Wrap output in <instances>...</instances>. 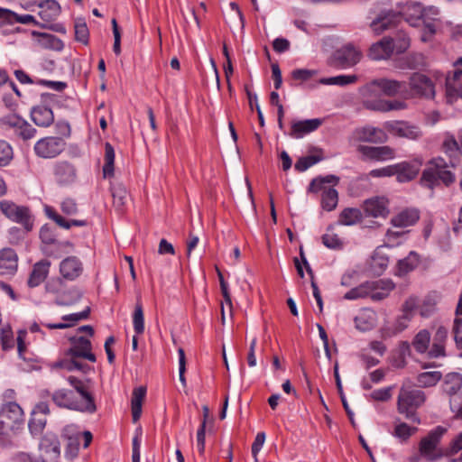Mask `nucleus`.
<instances>
[{
    "instance_id": "nucleus-33",
    "label": "nucleus",
    "mask_w": 462,
    "mask_h": 462,
    "mask_svg": "<svg viewBox=\"0 0 462 462\" xmlns=\"http://www.w3.org/2000/svg\"><path fill=\"white\" fill-rule=\"evenodd\" d=\"M39 448L50 459H56L60 456V442L54 435H47L42 438Z\"/></svg>"
},
{
    "instance_id": "nucleus-63",
    "label": "nucleus",
    "mask_w": 462,
    "mask_h": 462,
    "mask_svg": "<svg viewBox=\"0 0 462 462\" xmlns=\"http://www.w3.org/2000/svg\"><path fill=\"white\" fill-rule=\"evenodd\" d=\"M356 328L360 331H368L374 328L373 320H370L365 315H360L355 319Z\"/></svg>"
},
{
    "instance_id": "nucleus-58",
    "label": "nucleus",
    "mask_w": 462,
    "mask_h": 462,
    "mask_svg": "<svg viewBox=\"0 0 462 462\" xmlns=\"http://www.w3.org/2000/svg\"><path fill=\"white\" fill-rule=\"evenodd\" d=\"M46 420L39 417L36 413H32V418L29 421V429L32 434H39L45 427Z\"/></svg>"
},
{
    "instance_id": "nucleus-6",
    "label": "nucleus",
    "mask_w": 462,
    "mask_h": 462,
    "mask_svg": "<svg viewBox=\"0 0 462 462\" xmlns=\"http://www.w3.org/2000/svg\"><path fill=\"white\" fill-rule=\"evenodd\" d=\"M0 210L10 220L23 225L24 228L23 234H27L32 231L33 218L27 207L17 206L10 200H2L0 202Z\"/></svg>"
},
{
    "instance_id": "nucleus-48",
    "label": "nucleus",
    "mask_w": 462,
    "mask_h": 462,
    "mask_svg": "<svg viewBox=\"0 0 462 462\" xmlns=\"http://www.w3.org/2000/svg\"><path fill=\"white\" fill-rule=\"evenodd\" d=\"M319 154H313L300 157L295 163V170L298 171H305L312 165L323 160L322 151L317 150Z\"/></svg>"
},
{
    "instance_id": "nucleus-37",
    "label": "nucleus",
    "mask_w": 462,
    "mask_h": 462,
    "mask_svg": "<svg viewBox=\"0 0 462 462\" xmlns=\"http://www.w3.org/2000/svg\"><path fill=\"white\" fill-rule=\"evenodd\" d=\"M385 37L392 40L393 51L402 53L410 47V38L402 29H397L393 35Z\"/></svg>"
},
{
    "instance_id": "nucleus-47",
    "label": "nucleus",
    "mask_w": 462,
    "mask_h": 462,
    "mask_svg": "<svg viewBox=\"0 0 462 462\" xmlns=\"http://www.w3.org/2000/svg\"><path fill=\"white\" fill-rule=\"evenodd\" d=\"M374 284L371 282H365L360 284L357 287H355L351 289L349 291H347L344 298L346 300H357L361 298L368 297L371 293V286Z\"/></svg>"
},
{
    "instance_id": "nucleus-8",
    "label": "nucleus",
    "mask_w": 462,
    "mask_h": 462,
    "mask_svg": "<svg viewBox=\"0 0 462 462\" xmlns=\"http://www.w3.org/2000/svg\"><path fill=\"white\" fill-rule=\"evenodd\" d=\"M66 146L62 137L46 136L38 140L34 144L35 154L43 159H52L60 154Z\"/></svg>"
},
{
    "instance_id": "nucleus-35",
    "label": "nucleus",
    "mask_w": 462,
    "mask_h": 462,
    "mask_svg": "<svg viewBox=\"0 0 462 462\" xmlns=\"http://www.w3.org/2000/svg\"><path fill=\"white\" fill-rule=\"evenodd\" d=\"M146 394V388L137 387L134 390L131 401L133 421L135 423L141 417L142 405Z\"/></svg>"
},
{
    "instance_id": "nucleus-54",
    "label": "nucleus",
    "mask_w": 462,
    "mask_h": 462,
    "mask_svg": "<svg viewBox=\"0 0 462 462\" xmlns=\"http://www.w3.org/2000/svg\"><path fill=\"white\" fill-rule=\"evenodd\" d=\"M402 68L416 69L425 65L424 56L421 53H410L403 58Z\"/></svg>"
},
{
    "instance_id": "nucleus-9",
    "label": "nucleus",
    "mask_w": 462,
    "mask_h": 462,
    "mask_svg": "<svg viewBox=\"0 0 462 462\" xmlns=\"http://www.w3.org/2000/svg\"><path fill=\"white\" fill-rule=\"evenodd\" d=\"M409 96L433 98L435 88L432 80L424 74L414 72L409 79Z\"/></svg>"
},
{
    "instance_id": "nucleus-59",
    "label": "nucleus",
    "mask_w": 462,
    "mask_h": 462,
    "mask_svg": "<svg viewBox=\"0 0 462 462\" xmlns=\"http://www.w3.org/2000/svg\"><path fill=\"white\" fill-rule=\"evenodd\" d=\"M40 238L42 244L53 245L57 243L53 229L48 225H44L40 230Z\"/></svg>"
},
{
    "instance_id": "nucleus-57",
    "label": "nucleus",
    "mask_w": 462,
    "mask_h": 462,
    "mask_svg": "<svg viewBox=\"0 0 462 462\" xmlns=\"http://www.w3.org/2000/svg\"><path fill=\"white\" fill-rule=\"evenodd\" d=\"M45 214L49 218L52 219L59 226L65 229H69L71 227V224L69 223V221H67L64 217L56 213L52 208L46 206Z\"/></svg>"
},
{
    "instance_id": "nucleus-7",
    "label": "nucleus",
    "mask_w": 462,
    "mask_h": 462,
    "mask_svg": "<svg viewBox=\"0 0 462 462\" xmlns=\"http://www.w3.org/2000/svg\"><path fill=\"white\" fill-rule=\"evenodd\" d=\"M51 398L59 407L88 413H94L97 411L95 403L88 402V403L83 405L71 390L60 389L55 391Z\"/></svg>"
},
{
    "instance_id": "nucleus-21",
    "label": "nucleus",
    "mask_w": 462,
    "mask_h": 462,
    "mask_svg": "<svg viewBox=\"0 0 462 462\" xmlns=\"http://www.w3.org/2000/svg\"><path fill=\"white\" fill-rule=\"evenodd\" d=\"M390 38L383 37L382 40L371 45L368 51V57L373 60H387L393 54V42Z\"/></svg>"
},
{
    "instance_id": "nucleus-26",
    "label": "nucleus",
    "mask_w": 462,
    "mask_h": 462,
    "mask_svg": "<svg viewBox=\"0 0 462 462\" xmlns=\"http://www.w3.org/2000/svg\"><path fill=\"white\" fill-rule=\"evenodd\" d=\"M111 195L113 198V206L119 213L123 212L125 206L129 200V195L126 188L121 182L111 184Z\"/></svg>"
},
{
    "instance_id": "nucleus-16",
    "label": "nucleus",
    "mask_w": 462,
    "mask_h": 462,
    "mask_svg": "<svg viewBox=\"0 0 462 462\" xmlns=\"http://www.w3.org/2000/svg\"><path fill=\"white\" fill-rule=\"evenodd\" d=\"M55 180L61 186L70 185L77 179V170L73 164L67 161L56 162L53 169Z\"/></svg>"
},
{
    "instance_id": "nucleus-5",
    "label": "nucleus",
    "mask_w": 462,
    "mask_h": 462,
    "mask_svg": "<svg viewBox=\"0 0 462 462\" xmlns=\"http://www.w3.org/2000/svg\"><path fill=\"white\" fill-rule=\"evenodd\" d=\"M446 431V428L438 426L422 438L419 445L420 455L430 461H435L444 457V450L439 448V444Z\"/></svg>"
},
{
    "instance_id": "nucleus-1",
    "label": "nucleus",
    "mask_w": 462,
    "mask_h": 462,
    "mask_svg": "<svg viewBox=\"0 0 462 462\" xmlns=\"http://www.w3.org/2000/svg\"><path fill=\"white\" fill-rule=\"evenodd\" d=\"M402 18L411 25L418 26L424 19V8L420 3H410L402 12L383 10L371 23L370 27L375 34H381L386 30L397 28Z\"/></svg>"
},
{
    "instance_id": "nucleus-50",
    "label": "nucleus",
    "mask_w": 462,
    "mask_h": 462,
    "mask_svg": "<svg viewBox=\"0 0 462 462\" xmlns=\"http://www.w3.org/2000/svg\"><path fill=\"white\" fill-rule=\"evenodd\" d=\"M76 41L87 45L89 39V31L84 18H77L74 24Z\"/></svg>"
},
{
    "instance_id": "nucleus-12",
    "label": "nucleus",
    "mask_w": 462,
    "mask_h": 462,
    "mask_svg": "<svg viewBox=\"0 0 462 462\" xmlns=\"http://www.w3.org/2000/svg\"><path fill=\"white\" fill-rule=\"evenodd\" d=\"M421 165L422 160L420 158L393 164L397 181L404 183L414 180L419 174Z\"/></svg>"
},
{
    "instance_id": "nucleus-60",
    "label": "nucleus",
    "mask_w": 462,
    "mask_h": 462,
    "mask_svg": "<svg viewBox=\"0 0 462 462\" xmlns=\"http://www.w3.org/2000/svg\"><path fill=\"white\" fill-rule=\"evenodd\" d=\"M462 450V431L450 442L449 447L444 450L445 456H453Z\"/></svg>"
},
{
    "instance_id": "nucleus-51",
    "label": "nucleus",
    "mask_w": 462,
    "mask_h": 462,
    "mask_svg": "<svg viewBox=\"0 0 462 462\" xmlns=\"http://www.w3.org/2000/svg\"><path fill=\"white\" fill-rule=\"evenodd\" d=\"M334 377H335V380H336V385H337L338 393L340 395V399H341L343 407H344V409H345V411H346V412L350 421L352 422V424H354V419H353L354 413H353V411L350 410V408L348 406V403L346 402V396L343 395V387H342V383H341L340 375H339V373H338V363L337 362H336L335 365H334Z\"/></svg>"
},
{
    "instance_id": "nucleus-64",
    "label": "nucleus",
    "mask_w": 462,
    "mask_h": 462,
    "mask_svg": "<svg viewBox=\"0 0 462 462\" xmlns=\"http://www.w3.org/2000/svg\"><path fill=\"white\" fill-rule=\"evenodd\" d=\"M454 339L457 348H462V319L457 318L454 321Z\"/></svg>"
},
{
    "instance_id": "nucleus-29",
    "label": "nucleus",
    "mask_w": 462,
    "mask_h": 462,
    "mask_svg": "<svg viewBox=\"0 0 462 462\" xmlns=\"http://www.w3.org/2000/svg\"><path fill=\"white\" fill-rule=\"evenodd\" d=\"M0 18L5 19V21H7L9 23L15 22V23H23V24L33 23V24L38 25V26H40L42 28H47L48 27L47 24L40 23L39 22H37L35 20L34 16H32L31 14L20 15V14H17L14 12H13V11H11L9 9L1 8V7H0Z\"/></svg>"
},
{
    "instance_id": "nucleus-10",
    "label": "nucleus",
    "mask_w": 462,
    "mask_h": 462,
    "mask_svg": "<svg viewBox=\"0 0 462 462\" xmlns=\"http://www.w3.org/2000/svg\"><path fill=\"white\" fill-rule=\"evenodd\" d=\"M0 124L13 128L14 130V134L23 141L32 139L37 133V130L33 126L17 115H7L3 116L0 119Z\"/></svg>"
},
{
    "instance_id": "nucleus-31",
    "label": "nucleus",
    "mask_w": 462,
    "mask_h": 462,
    "mask_svg": "<svg viewBox=\"0 0 462 462\" xmlns=\"http://www.w3.org/2000/svg\"><path fill=\"white\" fill-rule=\"evenodd\" d=\"M360 95L363 98V105L367 108V101L376 102L382 99L379 97L382 95V91L379 88L378 79H374L359 89Z\"/></svg>"
},
{
    "instance_id": "nucleus-24",
    "label": "nucleus",
    "mask_w": 462,
    "mask_h": 462,
    "mask_svg": "<svg viewBox=\"0 0 462 462\" xmlns=\"http://www.w3.org/2000/svg\"><path fill=\"white\" fill-rule=\"evenodd\" d=\"M50 266L51 262L48 260H42L36 263L30 273L27 282L28 285L32 288L40 285L46 279L49 273Z\"/></svg>"
},
{
    "instance_id": "nucleus-62",
    "label": "nucleus",
    "mask_w": 462,
    "mask_h": 462,
    "mask_svg": "<svg viewBox=\"0 0 462 462\" xmlns=\"http://www.w3.org/2000/svg\"><path fill=\"white\" fill-rule=\"evenodd\" d=\"M316 70L308 69H297L292 70L291 77L295 80L307 81L316 75Z\"/></svg>"
},
{
    "instance_id": "nucleus-18",
    "label": "nucleus",
    "mask_w": 462,
    "mask_h": 462,
    "mask_svg": "<svg viewBox=\"0 0 462 462\" xmlns=\"http://www.w3.org/2000/svg\"><path fill=\"white\" fill-rule=\"evenodd\" d=\"M18 268V255L15 251L10 247L0 250V274L14 275Z\"/></svg>"
},
{
    "instance_id": "nucleus-55",
    "label": "nucleus",
    "mask_w": 462,
    "mask_h": 462,
    "mask_svg": "<svg viewBox=\"0 0 462 462\" xmlns=\"http://www.w3.org/2000/svg\"><path fill=\"white\" fill-rule=\"evenodd\" d=\"M332 227L328 228V232L322 236L323 245L329 249H341L343 246L342 241L338 238L337 235L331 232Z\"/></svg>"
},
{
    "instance_id": "nucleus-28",
    "label": "nucleus",
    "mask_w": 462,
    "mask_h": 462,
    "mask_svg": "<svg viewBox=\"0 0 462 462\" xmlns=\"http://www.w3.org/2000/svg\"><path fill=\"white\" fill-rule=\"evenodd\" d=\"M31 117L33 123L41 127H48L54 121L53 112L47 106L33 107L31 111Z\"/></svg>"
},
{
    "instance_id": "nucleus-32",
    "label": "nucleus",
    "mask_w": 462,
    "mask_h": 462,
    "mask_svg": "<svg viewBox=\"0 0 462 462\" xmlns=\"http://www.w3.org/2000/svg\"><path fill=\"white\" fill-rule=\"evenodd\" d=\"M385 248H387V246L377 247L372 255L371 268L373 269V272L377 275L382 274L389 263L388 255L384 252Z\"/></svg>"
},
{
    "instance_id": "nucleus-23",
    "label": "nucleus",
    "mask_w": 462,
    "mask_h": 462,
    "mask_svg": "<svg viewBox=\"0 0 462 462\" xmlns=\"http://www.w3.org/2000/svg\"><path fill=\"white\" fill-rule=\"evenodd\" d=\"M323 123L322 119L314 118L294 122L290 135L293 138H301L304 134L317 130Z\"/></svg>"
},
{
    "instance_id": "nucleus-14",
    "label": "nucleus",
    "mask_w": 462,
    "mask_h": 462,
    "mask_svg": "<svg viewBox=\"0 0 462 462\" xmlns=\"http://www.w3.org/2000/svg\"><path fill=\"white\" fill-rule=\"evenodd\" d=\"M72 346L67 350V356L74 357H82L92 363L96 362V356L92 353V344L89 339L85 337H78L70 338Z\"/></svg>"
},
{
    "instance_id": "nucleus-53",
    "label": "nucleus",
    "mask_w": 462,
    "mask_h": 462,
    "mask_svg": "<svg viewBox=\"0 0 462 462\" xmlns=\"http://www.w3.org/2000/svg\"><path fill=\"white\" fill-rule=\"evenodd\" d=\"M133 325L136 334L141 335L144 331V318L142 304L137 300L133 314Z\"/></svg>"
},
{
    "instance_id": "nucleus-41",
    "label": "nucleus",
    "mask_w": 462,
    "mask_h": 462,
    "mask_svg": "<svg viewBox=\"0 0 462 462\" xmlns=\"http://www.w3.org/2000/svg\"><path fill=\"white\" fill-rule=\"evenodd\" d=\"M32 34L33 36H37L39 38V43L45 48L49 47L56 51H60L63 49L64 44L62 41L55 35L45 32H38L36 31H32Z\"/></svg>"
},
{
    "instance_id": "nucleus-43",
    "label": "nucleus",
    "mask_w": 462,
    "mask_h": 462,
    "mask_svg": "<svg viewBox=\"0 0 462 462\" xmlns=\"http://www.w3.org/2000/svg\"><path fill=\"white\" fill-rule=\"evenodd\" d=\"M442 374L439 371L423 372L417 375L416 382L419 387H431L436 385L441 379Z\"/></svg>"
},
{
    "instance_id": "nucleus-38",
    "label": "nucleus",
    "mask_w": 462,
    "mask_h": 462,
    "mask_svg": "<svg viewBox=\"0 0 462 462\" xmlns=\"http://www.w3.org/2000/svg\"><path fill=\"white\" fill-rule=\"evenodd\" d=\"M82 295L83 293L79 289L72 287L68 291L59 293L55 303L60 306H70L78 302Z\"/></svg>"
},
{
    "instance_id": "nucleus-42",
    "label": "nucleus",
    "mask_w": 462,
    "mask_h": 462,
    "mask_svg": "<svg viewBox=\"0 0 462 462\" xmlns=\"http://www.w3.org/2000/svg\"><path fill=\"white\" fill-rule=\"evenodd\" d=\"M362 212L358 208H346L339 215L338 223L344 226H352L361 221Z\"/></svg>"
},
{
    "instance_id": "nucleus-3",
    "label": "nucleus",
    "mask_w": 462,
    "mask_h": 462,
    "mask_svg": "<svg viewBox=\"0 0 462 462\" xmlns=\"http://www.w3.org/2000/svg\"><path fill=\"white\" fill-rule=\"evenodd\" d=\"M426 401L425 393L419 389L402 386L400 390L397 409L400 413L405 414V417L416 423H420V418L415 411L420 407Z\"/></svg>"
},
{
    "instance_id": "nucleus-22",
    "label": "nucleus",
    "mask_w": 462,
    "mask_h": 462,
    "mask_svg": "<svg viewBox=\"0 0 462 462\" xmlns=\"http://www.w3.org/2000/svg\"><path fill=\"white\" fill-rule=\"evenodd\" d=\"M387 199L384 198H373L364 202V210L367 217H386L389 213L387 208Z\"/></svg>"
},
{
    "instance_id": "nucleus-15",
    "label": "nucleus",
    "mask_w": 462,
    "mask_h": 462,
    "mask_svg": "<svg viewBox=\"0 0 462 462\" xmlns=\"http://www.w3.org/2000/svg\"><path fill=\"white\" fill-rule=\"evenodd\" d=\"M357 151L363 160L383 162L395 157V150L390 146H367L359 145Z\"/></svg>"
},
{
    "instance_id": "nucleus-61",
    "label": "nucleus",
    "mask_w": 462,
    "mask_h": 462,
    "mask_svg": "<svg viewBox=\"0 0 462 462\" xmlns=\"http://www.w3.org/2000/svg\"><path fill=\"white\" fill-rule=\"evenodd\" d=\"M1 343L4 350L13 347V331L9 326L3 328L0 332Z\"/></svg>"
},
{
    "instance_id": "nucleus-13",
    "label": "nucleus",
    "mask_w": 462,
    "mask_h": 462,
    "mask_svg": "<svg viewBox=\"0 0 462 462\" xmlns=\"http://www.w3.org/2000/svg\"><path fill=\"white\" fill-rule=\"evenodd\" d=\"M384 128L394 135L410 140H417L422 135L420 127L403 121L386 122Z\"/></svg>"
},
{
    "instance_id": "nucleus-39",
    "label": "nucleus",
    "mask_w": 462,
    "mask_h": 462,
    "mask_svg": "<svg viewBox=\"0 0 462 462\" xmlns=\"http://www.w3.org/2000/svg\"><path fill=\"white\" fill-rule=\"evenodd\" d=\"M419 263V256L415 252H411L409 255L399 260L397 263L396 275L404 276L416 268Z\"/></svg>"
},
{
    "instance_id": "nucleus-49",
    "label": "nucleus",
    "mask_w": 462,
    "mask_h": 462,
    "mask_svg": "<svg viewBox=\"0 0 462 462\" xmlns=\"http://www.w3.org/2000/svg\"><path fill=\"white\" fill-rule=\"evenodd\" d=\"M69 383L71 386L74 387L76 392L80 395V402L83 405H86L90 402L91 403H95L93 396L85 390L83 383L75 376H69L68 378Z\"/></svg>"
},
{
    "instance_id": "nucleus-56",
    "label": "nucleus",
    "mask_w": 462,
    "mask_h": 462,
    "mask_svg": "<svg viewBox=\"0 0 462 462\" xmlns=\"http://www.w3.org/2000/svg\"><path fill=\"white\" fill-rule=\"evenodd\" d=\"M13 159V149L11 145L0 140V166H6Z\"/></svg>"
},
{
    "instance_id": "nucleus-17",
    "label": "nucleus",
    "mask_w": 462,
    "mask_h": 462,
    "mask_svg": "<svg viewBox=\"0 0 462 462\" xmlns=\"http://www.w3.org/2000/svg\"><path fill=\"white\" fill-rule=\"evenodd\" d=\"M379 88L382 94L387 97L409 96L408 84L405 81H399L386 78L378 79Z\"/></svg>"
},
{
    "instance_id": "nucleus-40",
    "label": "nucleus",
    "mask_w": 462,
    "mask_h": 462,
    "mask_svg": "<svg viewBox=\"0 0 462 462\" xmlns=\"http://www.w3.org/2000/svg\"><path fill=\"white\" fill-rule=\"evenodd\" d=\"M339 181V178L336 175H327L325 177H317L313 179L310 186L308 188V191L310 193H317L319 191H324L325 189H328L326 187V184H334L337 185Z\"/></svg>"
},
{
    "instance_id": "nucleus-36",
    "label": "nucleus",
    "mask_w": 462,
    "mask_h": 462,
    "mask_svg": "<svg viewBox=\"0 0 462 462\" xmlns=\"http://www.w3.org/2000/svg\"><path fill=\"white\" fill-rule=\"evenodd\" d=\"M462 387V375L458 373H449L445 376L443 391L448 396L456 395Z\"/></svg>"
},
{
    "instance_id": "nucleus-27",
    "label": "nucleus",
    "mask_w": 462,
    "mask_h": 462,
    "mask_svg": "<svg viewBox=\"0 0 462 462\" xmlns=\"http://www.w3.org/2000/svg\"><path fill=\"white\" fill-rule=\"evenodd\" d=\"M420 218V213L417 209L407 208L401 211L391 219V223L396 227H407L414 225Z\"/></svg>"
},
{
    "instance_id": "nucleus-25",
    "label": "nucleus",
    "mask_w": 462,
    "mask_h": 462,
    "mask_svg": "<svg viewBox=\"0 0 462 462\" xmlns=\"http://www.w3.org/2000/svg\"><path fill=\"white\" fill-rule=\"evenodd\" d=\"M374 284L371 286V293L369 296L373 300H382L385 299L391 291L395 287L394 283L390 279H381L378 281H372Z\"/></svg>"
},
{
    "instance_id": "nucleus-45",
    "label": "nucleus",
    "mask_w": 462,
    "mask_h": 462,
    "mask_svg": "<svg viewBox=\"0 0 462 462\" xmlns=\"http://www.w3.org/2000/svg\"><path fill=\"white\" fill-rule=\"evenodd\" d=\"M430 343V333L427 329L420 330L412 340V346L420 353H425Z\"/></svg>"
},
{
    "instance_id": "nucleus-30",
    "label": "nucleus",
    "mask_w": 462,
    "mask_h": 462,
    "mask_svg": "<svg viewBox=\"0 0 462 462\" xmlns=\"http://www.w3.org/2000/svg\"><path fill=\"white\" fill-rule=\"evenodd\" d=\"M42 10L39 12V16L47 24L48 23L56 19L60 14V5L56 0H44L39 4Z\"/></svg>"
},
{
    "instance_id": "nucleus-4",
    "label": "nucleus",
    "mask_w": 462,
    "mask_h": 462,
    "mask_svg": "<svg viewBox=\"0 0 462 462\" xmlns=\"http://www.w3.org/2000/svg\"><path fill=\"white\" fill-rule=\"evenodd\" d=\"M23 410L16 402H9L0 410V439L18 430L23 422Z\"/></svg>"
},
{
    "instance_id": "nucleus-20",
    "label": "nucleus",
    "mask_w": 462,
    "mask_h": 462,
    "mask_svg": "<svg viewBox=\"0 0 462 462\" xmlns=\"http://www.w3.org/2000/svg\"><path fill=\"white\" fill-rule=\"evenodd\" d=\"M356 138L360 142L383 143L388 139L383 130L374 126H365L356 129L355 132Z\"/></svg>"
},
{
    "instance_id": "nucleus-44",
    "label": "nucleus",
    "mask_w": 462,
    "mask_h": 462,
    "mask_svg": "<svg viewBox=\"0 0 462 462\" xmlns=\"http://www.w3.org/2000/svg\"><path fill=\"white\" fill-rule=\"evenodd\" d=\"M338 202V193L334 188L325 189L321 196V207L327 211L336 208Z\"/></svg>"
},
{
    "instance_id": "nucleus-19",
    "label": "nucleus",
    "mask_w": 462,
    "mask_h": 462,
    "mask_svg": "<svg viewBox=\"0 0 462 462\" xmlns=\"http://www.w3.org/2000/svg\"><path fill=\"white\" fill-rule=\"evenodd\" d=\"M82 272V263L76 256H69L60 263V273L66 280L74 281L81 275Z\"/></svg>"
},
{
    "instance_id": "nucleus-34",
    "label": "nucleus",
    "mask_w": 462,
    "mask_h": 462,
    "mask_svg": "<svg viewBox=\"0 0 462 462\" xmlns=\"http://www.w3.org/2000/svg\"><path fill=\"white\" fill-rule=\"evenodd\" d=\"M367 109L380 112H388L393 110H402L406 107V104L399 100H383L370 102L367 101Z\"/></svg>"
},
{
    "instance_id": "nucleus-11",
    "label": "nucleus",
    "mask_w": 462,
    "mask_h": 462,
    "mask_svg": "<svg viewBox=\"0 0 462 462\" xmlns=\"http://www.w3.org/2000/svg\"><path fill=\"white\" fill-rule=\"evenodd\" d=\"M333 57L336 66L351 68L360 61L362 53L353 44L348 43L337 50Z\"/></svg>"
},
{
    "instance_id": "nucleus-52",
    "label": "nucleus",
    "mask_w": 462,
    "mask_h": 462,
    "mask_svg": "<svg viewBox=\"0 0 462 462\" xmlns=\"http://www.w3.org/2000/svg\"><path fill=\"white\" fill-rule=\"evenodd\" d=\"M357 80L356 75H338L335 77L323 78L319 82L323 85L346 86L355 83Z\"/></svg>"
},
{
    "instance_id": "nucleus-46",
    "label": "nucleus",
    "mask_w": 462,
    "mask_h": 462,
    "mask_svg": "<svg viewBox=\"0 0 462 462\" xmlns=\"http://www.w3.org/2000/svg\"><path fill=\"white\" fill-rule=\"evenodd\" d=\"M115 150L109 143L105 144V164L103 166L104 178L114 175Z\"/></svg>"
},
{
    "instance_id": "nucleus-2",
    "label": "nucleus",
    "mask_w": 462,
    "mask_h": 462,
    "mask_svg": "<svg viewBox=\"0 0 462 462\" xmlns=\"http://www.w3.org/2000/svg\"><path fill=\"white\" fill-rule=\"evenodd\" d=\"M454 173L448 170L446 161L441 158H433L422 171L420 183L426 188L433 189L435 186L442 181L446 186H449L455 181Z\"/></svg>"
}]
</instances>
